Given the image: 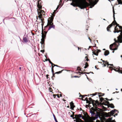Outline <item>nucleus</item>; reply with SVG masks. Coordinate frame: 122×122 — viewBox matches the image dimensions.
<instances>
[{
  "label": "nucleus",
  "instance_id": "obj_1",
  "mask_svg": "<svg viewBox=\"0 0 122 122\" xmlns=\"http://www.w3.org/2000/svg\"><path fill=\"white\" fill-rule=\"evenodd\" d=\"M113 17L114 21L112 23H114V25L116 24V26L115 27L114 29L115 30H116V27L117 26H118L119 28L121 29V33L120 34V35L117 37L118 40H116L115 39H114V40L115 41V42L113 43L111 45L109 46V48L111 50H116L117 49V47L119 45V42L121 43H122V27L120 26L119 25L117 24L115 20V11L114 10L113 8Z\"/></svg>",
  "mask_w": 122,
  "mask_h": 122
},
{
  "label": "nucleus",
  "instance_id": "obj_2",
  "mask_svg": "<svg viewBox=\"0 0 122 122\" xmlns=\"http://www.w3.org/2000/svg\"><path fill=\"white\" fill-rule=\"evenodd\" d=\"M72 2L73 3H71V5L74 6H77L81 9L86 8L89 5L87 3L83 0H73Z\"/></svg>",
  "mask_w": 122,
  "mask_h": 122
},
{
  "label": "nucleus",
  "instance_id": "obj_3",
  "mask_svg": "<svg viewBox=\"0 0 122 122\" xmlns=\"http://www.w3.org/2000/svg\"><path fill=\"white\" fill-rule=\"evenodd\" d=\"M40 1H39L37 5V6L38 8L39 9L37 10V11L38 15V17L41 20L42 23H43V20L41 18L42 16L43 15H44V14L45 13L44 11L43 10H41V9L42 6L40 4Z\"/></svg>",
  "mask_w": 122,
  "mask_h": 122
},
{
  "label": "nucleus",
  "instance_id": "obj_4",
  "mask_svg": "<svg viewBox=\"0 0 122 122\" xmlns=\"http://www.w3.org/2000/svg\"><path fill=\"white\" fill-rule=\"evenodd\" d=\"M49 19L48 20V23L47 26H49L48 30H49L51 28L54 29L55 28V26L53 25V23L52 22L53 19V17H51L49 18Z\"/></svg>",
  "mask_w": 122,
  "mask_h": 122
},
{
  "label": "nucleus",
  "instance_id": "obj_5",
  "mask_svg": "<svg viewBox=\"0 0 122 122\" xmlns=\"http://www.w3.org/2000/svg\"><path fill=\"white\" fill-rule=\"evenodd\" d=\"M82 118L86 122H90L92 120L91 118L88 116L87 113L85 114V116L82 117Z\"/></svg>",
  "mask_w": 122,
  "mask_h": 122
},
{
  "label": "nucleus",
  "instance_id": "obj_6",
  "mask_svg": "<svg viewBox=\"0 0 122 122\" xmlns=\"http://www.w3.org/2000/svg\"><path fill=\"white\" fill-rule=\"evenodd\" d=\"M101 60H102V61L103 62H105L107 64V65H108V66H107V67H109V68H112V67H111L110 66H109V67L108 66L109 65H110L111 66H113V64H108V62H107V61H104V60H102V59H101Z\"/></svg>",
  "mask_w": 122,
  "mask_h": 122
},
{
  "label": "nucleus",
  "instance_id": "obj_7",
  "mask_svg": "<svg viewBox=\"0 0 122 122\" xmlns=\"http://www.w3.org/2000/svg\"><path fill=\"white\" fill-rule=\"evenodd\" d=\"M70 106L71 108H73L75 107V106L74 105V103L72 102H70Z\"/></svg>",
  "mask_w": 122,
  "mask_h": 122
},
{
  "label": "nucleus",
  "instance_id": "obj_8",
  "mask_svg": "<svg viewBox=\"0 0 122 122\" xmlns=\"http://www.w3.org/2000/svg\"><path fill=\"white\" fill-rule=\"evenodd\" d=\"M23 40L24 42L25 43H27L28 42V40L27 38L25 37H24L23 39Z\"/></svg>",
  "mask_w": 122,
  "mask_h": 122
},
{
  "label": "nucleus",
  "instance_id": "obj_9",
  "mask_svg": "<svg viewBox=\"0 0 122 122\" xmlns=\"http://www.w3.org/2000/svg\"><path fill=\"white\" fill-rule=\"evenodd\" d=\"M112 25V24H111L109 25L107 27V30L108 31H110V30H109V29L111 27Z\"/></svg>",
  "mask_w": 122,
  "mask_h": 122
},
{
  "label": "nucleus",
  "instance_id": "obj_10",
  "mask_svg": "<svg viewBox=\"0 0 122 122\" xmlns=\"http://www.w3.org/2000/svg\"><path fill=\"white\" fill-rule=\"evenodd\" d=\"M109 54V52L108 51H106L105 52L104 55L105 56H107Z\"/></svg>",
  "mask_w": 122,
  "mask_h": 122
},
{
  "label": "nucleus",
  "instance_id": "obj_11",
  "mask_svg": "<svg viewBox=\"0 0 122 122\" xmlns=\"http://www.w3.org/2000/svg\"><path fill=\"white\" fill-rule=\"evenodd\" d=\"M75 117H77V118H80L81 117H82V116L81 114H79L78 115H75Z\"/></svg>",
  "mask_w": 122,
  "mask_h": 122
},
{
  "label": "nucleus",
  "instance_id": "obj_12",
  "mask_svg": "<svg viewBox=\"0 0 122 122\" xmlns=\"http://www.w3.org/2000/svg\"><path fill=\"white\" fill-rule=\"evenodd\" d=\"M98 117H99L100 119H101V118L99 116L98 114H97L96 115H95V118L96 119H97Z\"/></svg>",
  "mask_w": 122,
  "mask_h": 122
},
{
  "label": "nucleus",
  "instance_id": "obj_13",
  "mask_svg": "<svg viewBox=\"0 0 122 122\" xmlns=\"http://www.w3.org/2000/svg\"><path fill=\"white\" fill-rule=\"evenodd\" d=\"M42 37L44 38L46 36V35L44 34L42 32Z\"/></svg>",
  "mask_w": 122,
  "mask_h": 122
},
{
  "label": "nucleus",
  "instance_id": "obj_14",
  "mask_svg": "<svg viewBox=\"0 0 122 122\" xmlns=\"http://www.w3.org/2000/svg\"><path fill=\"white\" fill-rule=\"evenodd\" d=\"M90 113H91V115L92 116H93L94 114V112L92 110H90L89 111Z\"/></svg>",
  "mask_w": 122,
  "mask_h": 122
},
{
  "label": "nucleus",
  "instance_id": "obj_15",
  "mask_svg": "<svg viewBox=\"0 0 122 122\" xmlns=\"http://www.w3.org/2000/svg\"><path fill=\"white\" fill-rule=\"evenodd\" d=\"M110 107L111 108H114V107L113 105L112 104H110Z\"/></svg>",
  "mask_w": 122,
  "mask_h": 122
},
{
  "label": "nucleus",
  "instance_id": "obj_16",
  "mask_svg": "<svg viewBox=\"0 0 122 122\" xmlns=\"http://www.w3.org/2000/svg\"><path fill=\"white\" fill-rule=\"evenodd\" d=\"M115 30V31H113L114 32V33H116V32L118 33V32H121V30H120L119 31L117 30V31H116L117 30Z\"/></svg>",
  "mask_w": 122,
  "mask_h": 122
},
{
  "label": "nucleus",
  "instance_id": "obj_17",
  "mask_svg": "<svg viewBox=\"0 0 122 122\" xmlns=\"http://www.w3.org/2000/svg\"><path fill=\"white\" fill-rule=\"evenodd\" d=\"M53 116L54 120H55L56 122H58L57 121L55 117V115L54 114H53Z\"/></svg>",
  "mask_w": 122,
  "mask_h": 122
},
{
  "label": "nucleus",
  "instance_id": "obj_18",
  "mask_svg": "<svg viewBox=\"0 0 122 122\" xmlns=\"http://www.w3.org/2000/svg\"><path fill=\"white\" fill-rule=\"evenodd\" d=\"M88 66V65L87 63H86L85 64V66L84 67L85 68H86Z\"/></svg>",
  "mask_w": 122,
  "mask_h": 122
},
{
  "label": "nucleus",
  "instance_id": "obj_19",
  "mask_svg": "<svg viewBox=\"0 0 122 122\" xmlns=\"http://www.w3.org/2000/svg\"><path fill=\"white\" fill-rule=\"evenodd\" d=\"M89 101H91L92 102V104L93 105L94 103H93V101H93V100H92V99L91 98H89Z\"/></svg>",
  "mask_w": 122,
  "mask_h": 122
},
{
  "label": "nucleus",
  "instance_id": "obj_20",
  "mask_svg": "<svg viewBox=\"0 0 122 122\" xmlns=\"http://www.w3.org/2000/svg\"><path fill=\"white\" fill-rule=\"evenodd\" d=\"M114 111H117V110L115 109H114V110H112L111 111V113L112 114H113L115 112Z\"/></svg>",
  "mask_w": 122,
  "mask_h": 122
},
{
  "label": "nucleus",
  "instance_id": "obj_21",
  "mask_svg": "<svg viewBox=\"0 0 122 122\" xmlns=\"http://www.w3.org/2000/svg\"><path fill=\"white\" fill-rule=\"evenodd\" d=\"M117 1L119 4H121L122 3L121 0H117Z\"/></svg>",
  "mask_w": 122,
  "mask_h": 122
},
{
  "label": "nucleus",
  "instance_id": "obj_22",
  "mask_svg": "<svg viewBox=\"0 0 122 122\" xmlns=\"http://www.w3.org/2000/svg\"><path fill=\"white\" fill-rule=\"evenodd\" d=\"M91 119H92V120L91 121H90V122H93V120H95V119H95V118H91Z\"/></svg>",
  "mask_w": 122,
  "mask_h": 122
},
{
  "label": "nucleus",
  "instance_id": "obj_23",
  "mask_svg": "<svg viewBox=\"0 0 122 122\" xmlns=\"http://www.w3.org/2000/svg\"><path fill=\"white\" fill-rule=\"evenodd\" d=\"M41 41L43 43L44 41V38H42L41 39Z\"/></svg>",
  "mask_w": 122,
  "mask_h": 122
},
{
  "label": "nucleus",
  "instance_id": "obj_24",
  "mask_svg": "<svg viewBox=\"0 0 122 122\" xmlns=\"http://www.w3.org/2000/svg\"><path fill=\"white\" fill-rule=\"evenodd\" d=\"M104 99L103 98H100V100L101 102Z\"/></svg>",
  "mask_w": 122,
  "mask_h": 122
},
{
  "label": "nucleus",
  "instance_id": "obj_25",
  "mask_svg": "<svg viewBox=\"0 0 122 122\" xmlns=\"http://www.w3.org/2000/svg\"><path fill=\"white\" fill-rule=\"evenodd\" d=\"M51 71H52V73H53V76H54V72L53 71V69H51Z\"/></svg>",
  "mask_w": 122,
  "mask_h": 122
},
{
  "label": "nucleus",
  "instance_id": "obj_26",
  "mask_svg": "<svg viewBox=\"0 0 122 122\" xmlns=\"http://www.w3.org/2000/svg\"><path fill=\"white\" fill-rule=\"evenodd\" d=\"M79 97H81L82 98H84V97L85 96H82V95H80L79 96Z\"/></svg>",
  "mask_w": 122,
  "mask_h": 122
},
{
  "label": "nucleus",
  "instance_id": "obj_27",
  "mask_svg": "<svg viewBox=\"0 0 122 122\" xmlns=\"http://www.w3.org/2000/svg\"><path fill=\"white\" fill-rule=\"evenodd\" d=\"M57 95H55V94H54L53 95V97H54L55 98H56V96H57Z\"/></svg>",
  "mask_w": 122,
  "mask_h": 122
},
{
  "label": "nucleus",
  "instance_id": "obj_28",
  "mask_svg": "<svg viewBox=\"0 0 122 122\" xmlns=\"http://www.w3.org/2000/svg\"><path fill=\"white\" fill-rule=\"evenodd\" d=\"M49 62L51 63V65H54V64H53L51 61H50V60H49Z\"/></svg>",
  "mask_w": 122,
  "mask_h": 122
},
{
  "label": "nucleus",
  "instance_id": "obj_29",
  "mask_svg": "<svg viewBox=\"0 0 122 122\" xmlns=\"http://www.w3.org/2000/svg\"><path fill=\"white\" fill-rule=\"evenodd\" d=\"M85 100H86L87 101V102H89V101L88 100V98L87 97H86L85 98Z\"/></svg>",
  "mask_w": 122,
  "mask_h": 122
},
{
  "label": "nucleus",
  "instance_id": "obj_30",
  "mask_svg": "<svg viewBox=\"0 0 122 122\" xmlns=\"http://www.w3.org/2000/svg\"><path fill=\"white\" fill-rule=\"evenodd\" d=\"M93 54H94V55H96L97 56H98V54H96V53L94 52H93Z\"/></svg>",
  "mask_w": 122,
  "mask_h": 122
},
{
  "label": "nucleus",
  "instance_id": "obj_31",
  "mask_svg": "<svg viewBox=\"0 0 122 122\" xmlns=\"http://www.w3.org/2000/svg\"><path fill=\"white\" fill-rule=\"evenodd\" d=\"M113 69L115 71H117V72H119V70H116V69Z\"/></svg>",
  "mask_w": 122,
  "mask_h": 122
},
{
  "label": "nucleus",
  "instance_id": "obj_32",
  "mask_svg": "<svg viewBox=\"0 0 122 122\" xmlns=\"http://www.w3.org/2000/svg\"><path fill=\"white\" fill-rule=\"evenodd\" d=\"M54 65V66H56L59 67H60V66H59L58 65H55L54 64V65Z\"/></svg>",
  "mask_w": 122,
  "mask_h": 122
},
{
  "label": "nucleus",
  "instance_id": "obj_33",
  "mask_svg": "<svg viewBox=\"0 0 122 122\" xmlns=\"http://www.w3.org/2000/svg\"><path fill=\"white\" fill-rule=\"evenodd\" d=\"M74 77H79L78 76H73Z\"/></svg>",
  "mask_w": 122,
  "mask_h": 122
},
{
  "label": "nucleus",
  "instance_id": "obj_34",
  "mask_svg": "<svg viewBox=\"0 0 122 122\" xmlns=\"http://www.w3.org/2000/svg\"><path fill=\"white\" fill-rule=\"evenodd\" d=\"M62 70L61 71H58V73L59 74V73H61V72H62Z\"/></svg>",
  "mask_w": 122,
  "mask_h": 122
},
{
  "label": "nucleus",
  "instance_id": "obj_35",
  "mask_svg": "<svg viewBox=\"0 0 122 122\" xmlns=\"http://www.w3.org/2000/svg\"><path fill=\"white\" fill-rule=\"evenodd\" d=\"M120 72V73H121L122 74V71L119 70V72Z\"/></svg>",
  "mask_w": 122,
  "mask_h": 122
},
{
  "label": "nucleus",
  "instance_id": "obj_36",
  "mask_svg": "<svg viewBox=\"0 0 122 122\" xmlns=\"http://www.w3.org/2000/svg\"><path fill=\"white\" fill-rule=\"evenodd\" d=\"M41 51L43 52H44V50H41Z\"/></svg>",
  "mask_w": 122,
  "mask_h": 122
},
{
  "label": "nucleus",
  "instance_id": "obj_37",
  "mask_svg": "<svg viewBox=\"0 0 122 122\" xmlns=\"http://www.w3.org/2000/svg\"><path fill=\"white\" fill-rule=\"evenodd\" d=\"M109 119L110 120V121H111L112 120V118H109Z\"/></svg>",
  "mask_w": 122,
  "mask_h": 122
},
{
  "label": "nucleus",
  "instance_id": "obj_38",
  "mask_svg": "<svg viewBox=\"0 0 122 122\" xmlns=\"http://www.w3.org/2000/svg\"><path fill=\"white\" fill-rule=\"evenodd\" d=\"M57 97H58V98H59L60 97L59 96V95H58V94H57Z\"/></svg>",
  "mask_w": 122,
  "mask_h": 122
},
{
  "label": "nucleus",
  "instance_id": "obj_39",
  "mask_svg": "<svg viewBox=\"0 0 122 122\" xmlns=\"http://www.w3.org/2000/svg\"><path fill=\"white\" fill-rule=\"evenodd\" d=\"M94 5H93L92 6H90V8H92V7H93L94 6Z\"/></svg>",
  "mask_w": 122,
  "mask_h": 122
},
{
  "label": "nucleus",
  "instance_id": "obj_40",
  "mask_svg": "<svg viewBox=\"0 0 122 122\" xmlns=\"http://www.w3.org/2000/svg\"><path fill=\"white\" fill-rule=\"evenodd\" d=\"M53 65H51V66H52L51 69H53V68L54 67V66H53Z\"/></svg>",
  "mask_w": 122,
  "mask_h": 122
},
{
  "label": "nucleus",
  "instance_id": "obj_41",
  "mask_svg": "<svg viewBox=\"0 0 122 122\" xmlns=\"http://www.w3.org/2000/svg\"><path fill=\"white\" fill-rule=\"evenodd\" d=\"M103 65H104V66L105 67V66H106V65L105 64Z\"/></svg>",
  "mask_w": 122,
  "mask_h": 122
},
{
  "label": "nucleus",
  "instance_id": "obj_42",
  "mask_svg": "<svg viewBox=\"0 0 122 122\" xmlns=\"http://www.w3.org/2000/svg\"><path fill=\"white\" fill-rule=\"evenodd\" d=\"M88 39L90 40V42H91V40L90 38L89 37L88 38Z\"/></svg>",
  "mask_w": 122,
  "mask_h": 122
},
{
  "label": "nucleus",
  "instance_id": "obj_43",
  "mask_svg": "<svg viewBox=\"0 0 122 122\" xmlns=\"http://www.w3.org/2000/svg\"><path fill=\"white\" fill-rule=\"evenodd\" d=\"M55 73V74H59L58 72H56Z\"/></svg>",
  "mask_w": 122,
  "mask_h": 122
},
{
  "label": "nucleus",
  "instance_id": "obj_44",
  "mask_svg": "<svg viewBox=\"0 0 122 122\" xmlns=\"http://www.w3.org/2000/svg\"><path fill=\"white\" fill-rule=\"evenodd\" d=\"M100 50H98V52H99L100 51Z\"/></svg>",
  "mask_w": 122,
  "mask_h": 122
},
{
  "label": "nucleus",
  "instance_id": "obj_45",
  "mask_svg": "<svg viewBox=\"0 0 122 122\" xmlns=\"http://www.w3.org/2000/svg\"><path fill=\"white\" fill-rule=\"evenodd\" d=\"M86 61H88L89 60V59H87H87H86Z\"/></svg>",
  "mask_w": 122,
  "mask_h": 122
},
{
  "label": "nucleus",
  "instance_id": "obj_46",
  "mask_svg": "<svg viewBox=\"0 0 122 122\" xmlns=\"http://www.w3.org/2000/svg\"><path fill=\"white\" fill-rule=\"evenodd\" d=\"M87 58V56H86L85 57V59H86Z\"/></svg>",
  "mask_w": 122,
  "mask_h": 122
},
{
  "label": "nucleus",
  "instance_id": "obj_47",
  "mask_svg": "<svg viewBox=\"0 0 122 122\" xmlns=\"http://www.w3.org/2000/svg\"><path fill=\"white\" fill-rule=\"evenodd\" d=\"M106 100L109 101V99H108L107 98H106Z\"/></svg>",
  "mask_w": 122,
  "mask_h": 122
},
{
  "label": "nucleus",
  "instance_id": "obj_48",
  "mask_svg": "<svg viewBox=\"0 0 122 122\" xmlns=\"http://www.w3.org/2000/svg\"><path fill=\"white\" fill-rule=\"evenodd\" d=\"M79 73H80L81 74H83V73H81V72H79Z\"/></svg>",
  "mask_w": 122,
  "mask_h": 122
},
{
  "label": "nucleus",
  "instance_id": "obj_49",
  "mask_svg": "<svg viewBox=\"0 0 122 122\" xmlns=\"http://www.w3.org/2000/svg\"><path fill=\"white\" fill-rule=\"evenodd\" d=\"M112 100V99H110V100L109 99V101H111V100Z\"/></svg>",
  "mask_w": 122,
  "mask_h": 122
},
{
  "label": "nucleus",
  "instance_id": "obj_50",
  "mask_svg": "<svg viewBox=\"0 0 122 122\" xmlns=\"http://www.w3.org/2000/svg\"><path fill=\"white\" fill-rule=\"evenodd\" d=\"M45 61H48V60L47 59H46V60H45Z\"/></svg>",
  "mask_w": 122,
  "mask_h": 122
},
{
  "label": "nucleus",
  "instance_id": "obj_51",
  "mask_svg": "<svg viewBox=\"0 0 122 122\" xmlns=\"http://www.w3.org/2000/svg\"><path fill=\"white\" fill-rule=\"evenodd\" d=\"M21 67H19V69L20 70H21Z\"/></svg>",
  "mask_w": 122,
  "mask_h": 122
},
{
  "label": "nucleus",
  "instance_id": "obj_52",
  "mask_svg": "<svg viewBox=\"0 0 122 122\" xmlns=\"http://www.w3.org/2000/svg\"><path fill=\"white\" fill-rule=\"evenodd\" d=\"M90 48V46H89V48L88 49V50H89V48Z\"/></svg>",
  "mask_w": 122,
  "mask_h": 122
},
{
  "label": "nucleus",
  "instance_id": "obj_53",
  "mask_svg": "<svg viewBox=\"0 0 122 122\" xmlns=\"http://www.w3.org/2000/svg\"><path fill=\"white\" fill-rule=\"evenodd\" d=\"M58 7H59L58 6H57V8H56V10H57V9L58 8Z\"/></svg>",
  "mask_w": 122,
  "mask_h": 122
},
{
  "label": "nucleus",
  "instance_id": "obj_54",
  "mask_svg": "<svg viewBox=\"0 0 122 122\" xmlns=\"http://www.w3.org/2000/svg\"><path fill=\"white\" fill-rule=\"evenodd\" d=\"M94 59H96L97 58H94Z\"/></svg>",
  "mask_w": 122,
  "mask_h": 122
},
{
  "label": "nucleus",
  "instance_id": "obj_55",
  "mask_svg": "<svg viewBox=\"0 0 122 122\" xmlns=\"http://www.w3.org/2000/svg\"><path fill=\"white\" fill-rule=\"evenodd\" d=\"M94 59H96L97 58H94Z\"/></svg>",
  "mask_w": 122,
  "mask_h": 122
},
{
  "label": "nucleus",
  "instance_id": "obj_56",
  "mask_svg": "<svg viewBox=\"0 0 122 122\" xmlns=\"http://www.w3.org/2000/svg\"><path fill=\"white\" fill-rule=\"evenodd\" d=\"M86 49H85V48L84 49V50H86Z\"/></svg>",
  "mask_w": 122,
  "mask_h": 122
},
{
  "label": "nucleus",
  "instance_id": "obj_57",
  "mask_svg": "<svg viewBox=\"0 0 122 122\" xmlns=\"http://www.w3.org/2000/svg\"><path fill=\"white\" fill-rule=\"evenodd\" d=\"M93 95V96H94L95 95V94H92V95Z\"/></svg>",
  "mask_w": 122,
  "mask_h": 122
},
{
  "label": "nucleus",
  "instance_id": "obj_58",
  "mask_svg": "<svg viewBox=\"0 0 122 122\" xmlns=\"http://www.w3.org/2000/svg\"><path fill=\"white\" fill-rule=\"evenodd\" d=\"M49 60H50V59H49L48 60L49 61Z\"/></svg>",
  "mask_w": 122,
  "mask_h": 122
},
{
  "label": "nucleus",
  "instance_id": "obj_59",
  "mask_svg": "<svg viewBox=\"0 0 122 122\" xmlns=\"http://www.w3.org/2000/svg\"><path fill=\"white\" fill-rule=\"evenodd\" d=\"M56 11V10H54V13H55V11Z\"/></svg>",
  "mask_w": 122,
  "mask_h": 122
},
{
  "label": "nucleus",
  "instance_id": "obj_60",
  "mask_svg": "<svg viewBox=\"0 0 122 122\" xmlns=\"http://www.w3.org/2000/svg\"><path fill=\"white\" fill-rule=\"evenodd\" d=\"M78 50H79V47H78Z\"/></svg>",
  "mask_w": 122,
  "mask_h": 122
},
{
  "label": "nucleus",
  "instance_id": "obj_61",
  "mask_svg": "<svg viewBox=\"0 0 122 122\" xmlns=\"http://www.w3.org/2000/svg\"><path fill=\"white\" fill-rule=\"evenodd\" d=\"M46 76H48V75H46Z\"/></svg>",
  "mask_w": 122,
  "mask_h": 122
},
{
  "label": "nucleus",
  "instance_id": "obj_62",
  "mask_svg": "<svg viewBox=\"0 0 122 122\" xmlns=\"http://www.w3.org/2000/svg\"><path fill=\"white\" fill-rule=\"evenodd\" d=\"M36 18H36V19H38V18H37V17H36Z\"/></svg>",
  "mask_w": 122,
  "mask_h": 122
},
{
  "label": "nucleus",
  "instance_id": "obj_63",
  "mask_svg": "<svg viewBox=\"0 0 122 122\" xmlns=\"http://www.w3.org/2000/svg\"><path fill=\"white\" fill-rule=\"evenodd\" d=\"M103 20H105V19H103Z\"/></svg>",
  "mask_w": 122,
  "mask_h": 122
},
{
  "label": "nucleus",
  "instance_id": "obj_64",
  "mask_svg": "<svg viewBox=\"0 0 122 122\" xmlns=\"http://www.w3.org/2000/svg\"><path fill=\"white\" fill-rule=\"evenodd\" d=\"M121 57H122V55H121Z\"/></svg>",
  "mask_w": 122,
  "mask_h": 122
}]
</instances>
